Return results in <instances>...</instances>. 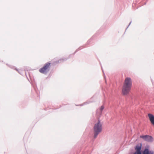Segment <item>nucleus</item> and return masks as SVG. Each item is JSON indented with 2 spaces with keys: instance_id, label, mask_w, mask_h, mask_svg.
<instances>
[{
  "instance_id": "obj_2",
  "label": "nucleus",
  "mask_w": 154,
  "mask_h": 154,
  "mask_svg": "<svg viewBox=\"0 0 154 154\" xmlns=\"http://www.w3.org/2000/svg\"><path fill=\"white\" fill-rule=\"evenodd\" d=\"M94 138H96L98 134L100 133L102 130V125L100 121L98 120L95 124L94 127Z\"/></svg>"
},
{
  "instance_id": "obj_8",
  "label": "nucleus",
  "mask_w": 154,
  "mask_h": 154,
  "mask_svg": "<svg viewBox=\"0 0 154 154\" xmlns=\"http://www.w3.org/2000/svg\"><path fill=\"white\" fill-rule=\"evenodd\" d=\"M104 108V107L103 106H102L100 108V110H102Z\"/></svg>"
},
{
  "instance_id": "obj_6",
  "label": "nucleus",
  "mask_w": 154,
  "mask_h": 154,
  "mask_svg": "<svg viewBox=\"0 0 154 154\" xmlns=\"http://www.w3.org/2000/svg\"><path fill=\"white\" fill-rule=\"evenodd\" d=\"M135 149L136 151L134 154H141L140 152L141 146H137Z\"/></svg>"
},
{
  "instance_id": "obj_5",
  "label": "nucleus",
  "mask_w": 154,
  "mask_h": 154,
  "mask_svg": "<svg viewBox=\"0 0 154 154\" xmlns=\"http://www.w3.org/2000/svg\"><path fill=\"white\" fill-rule=\"evenodd\" d=\"M148 115L151 123L154 125V116L150 113L148 114Z\"/></svg>"
},
{
  "instance_id": "obj_3",
  "label": "nucleus",
  "mask_w": 154,
  "mask_h": 154,
  "mask_svg": "<svg viewBox=\"0 0 154 154\" xmlns=\"http://www.w3.org/2000/svg\"><path fill=\"white\" fill-rule=\"evenodd\" d=\"M50 65V63H46L42 68L39 69V71L42 73L46 74L49 70Z\"/></svg>"
},
{
  "instance_id": "obj_1",
  "label": "nucleus",
  "mask_w": 154,
  "mask_h": 154,
  "mask_svg": "<svg viewBox=\"0 0 154 154\" xmlns=\"http://www.w3.org/2000/svg\"><path fill=\"white\" fill-rule=\"evenodd\" d=\"M132 85V82L130 78H126L125 80L122 88V93L124 95H126L129 94L131 89Z\"/></svg>"
},
{
  "instance_id": "obj_7",
  "label": "nucleus",
  "mask_w": 154,
  "mask_h": 154,
  "mask_svg": "<svg viewBox=\"0 0 154 154\" xmlns=\"http://www.w3.org/2000/svg\"><path fill=\"white\" fill-rule=\"evenodd\" d=\"M143 154H153L152 152L149 151L148 149H146L143 151Z\"/></svg>"
},
{
  "instance_id": "obj_4",
  "label": "nucleus",
  "mask_w": 154,
  "mask_h": 154,
  "mask_svg": "<svg viewBox=\"0 0 154 154\" xmlns=\"http://www.w3.org/2000/svg\"><path fill=\"white\" fill-rule=\"evenodd\" d=\"M140 138H142L144 140L148 142H151L153 140L152 137L149 135H142L140 136Z\"/></svg>"
}]
</instances>
